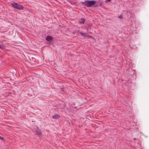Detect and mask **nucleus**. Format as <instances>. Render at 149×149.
Here are the masks:
<instances>
[{
  "instance_id": "f257e3e1",
  "label": "nucleus",
  "mask_w": 149,
  "mask_h": 149,
  "mask_svg": "<svg viewBox=\"0 0 149 149\" xmlns=\"http://www.w3.org/2000/svg\"><path fill=\"white\" fill-rule=\"evenodd\" d=\"M96 3V1H86L84 2H83V4L87 7H91L94 5Z\"/></svg>"
},
{
  "instance_id": "f03ea898",
  "label": "nucleus",
  "mask_w": 149,
  "mask_h": 149,
  "mask_svg": "<svg viewBox=\"0 0 149 149\" xmlns=\"http://www.w3.org/2000/svg\"><path fill=\"white\" fill-rule=\"evenodd\" d=\"M11 6L14 8L19 10H22L24 7L22 5L15 2H13L11 3Z\"/></svg>"
},
{
  "instance_id": "7ed1b4c3",
  "label": "nucleus",
  "mask_w": 149,
  "mask_h": 149,
  "mask_svg": "<svg viewBox=\"0 0 149 149\" xmlns=\"http://www.w3.org/2000/svg\"><path fill=\"white\" fill-rule=\"evenodd\" d=\"M79 21L80 23L84 24L85 22V19L84 18H81L79 19Z\"/></svg>"
},
{
  "instance_id": "20e7f679",
  "label": "nucleus",
  "mask_w": 149,
  "mask_h": 149,
  "mask_svg": "<svg viewBox=\"0 0 149 149\" xmlns=\"http://www.w3.org/2000/svg\"><path fill=\"white\" fill-rule=\"evenodd\" d=\"M46 40L47 41H50L52 40V38L50 36H47L46 37Z\"/></svg>"
},
{
  "instance_id": "39448f33",
  "label": "nucleus",
  "mask_w": 149,
  "mask_h": 149,
  "mask_svg": "<svg viewBox=\"0 0 149 149\" xmlns=\"http://www.w3.org/2000/svg\"><path fill=\"white\" fill-rule=\"evenodd\" d=\"M59 116L57 114L54 115L52 116V118L54 119H56L59 118Z\"/></svg>"
},
{
  "instance_id": "423d86ee",
  "label": "nucleus",
  "mask_w": 149,
  "mask_h": 149,
  "mask_svg": "<svg viewBox=\"0 0 149 149\" xmlns=\"http://www.w3.org/2000/svg\"><path fill=\"white\" fill-rule=\"evenodd\" d=\"M36 133L38 134H40L41 133V130H39L38 129H37L36 130Z\"/></svg>"
},
{
  "instance_id": "0eeeda50",
  "label": "nucleus",
  "mask_w": 149,
  "mask_h": 149,
  "mask_svg": "<svg viewBox=\"0 0 149 149\" xmlns=\"http://www.w3.org/2000/svg\"><path fill=\"white\" fill-rule=\"evenodd\" d=\"M0 48L1 49H3L4 48L3 46L1 44H0Z\"/></svg>"
},
{
  "instance_id": "6e6552de",
  "label": "nucleus",
  "mask_w": 149,
  "mask_h": 149,
  "mask_svg": "<svg viewBox=\"0 0 149 149\" xmlns=\"http://www.w3.org/2000/svg\"><path fill=\"white\" fill-rule=\"evenodd\" d=\"M81 34L82 35H84V36H87V34L86 33H81Z\"/></svg>"
},
{
  "instance_id": "1a4fd4ad",
  "label": "nucleus",
  "mask_w": 149,
  "mask_h": 149,
  "mask_svg": "<svg viewBox=\"0 0 149 149\" xmlns=\"http://www.w3.org/2000/svg\"><path fill=\"white\" fill-rule=\"evenodd\" d=\"M106 1H110V0H106Z\"/></svg>"
},
{
  "instance_id": "9d476101",
  "label": "nucleus",
  "mask_w": 149,
  "mask_h": 149,
  "mask_svg": "<svg viewBox=\"0 0 149 149\" xmlns=\"http://www.w3.org/2000/svg\"><path fill=\"white\" fill-rule=\"evenodd\" d=\"M118 17H119V18H121V16H119Z\"/></svg>"
}]
</instances>
